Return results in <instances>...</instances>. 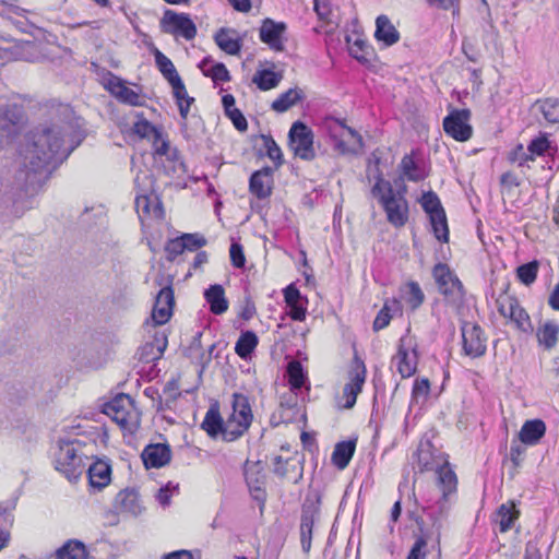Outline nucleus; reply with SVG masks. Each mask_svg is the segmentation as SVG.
<instances>
[{
	"mask_svg": "<svg viewBox=\"0 0 559 559\" xmlns=\"http://www.w3.org/2000/svg\"><path fill=\"white\" fill-rule=\"evenodd\" d=\"M58 111L62 116L61 123L53 122L37 128L27 136L22 153L25 169H21L16 175V183L25 195L36 193L41 182V173H50L80 144V140L74 141L71 136L75 127L72 122V109L69 106H60Z\"/></svg>",
	"mask_w": 559,
	"mask_h": 559,
	"instance_id": "nucleus-1",
	"label": "nucleus"
},
{
	"mask_svg": "<svg viewBox=\"0 0 559 559\" xmlns=\"http://www.w3.org/2000/svg\"><path fill=\"white\" fill-rule=\"evenodd\" d=\"M374 177L376 182L371 188V194L382 206L388 222L396 228L405 226L408 221V202L404 195L405 189L395 191L379 169H377Z\"/></svg>",
	"mask_w": 559,
	"mask_h": 559,
	"instance_id": "nucleus-2",
	"label": "nucleus"
},
{
	"mask_svg": "<svg viewBox=\"0 0 559 559\" xmlns=\"http://www.w3.org/2000/svg\"><path fill=\"white\" fill-rule=\"evenodd\" d=\"M438 292L452 306H460L465 296L462 282L445 263H437L432 270Z\"/></svg>",
	"mask_w": 559,
	"mask_h": 559,
	"instance_id": "nucleus-3",
	"label": "nucleus"
},
{
	"mask_svg": "<svg viewBox=\"0 0 559 559\" xmlns=\"http://www.w3.org/2000/svg\"><path fill=\"white\" fill-rule=\"evenodd\" d=\"M55 467L70 481L76 480L84 471V463L73 441H60L55 457Z\"/></svg>",
	"mask_w": 559,
	"mask_h": 559,
	"instance_id": "nucleus-4",
	"label": "nucleus"
},
{
	"mask_svg": "<svg viewBox=\"0 0 559 559\" xmlns=\"http://www.w3.org/2000/svg\"><path fill=\"white\" fill-rule=\"evenodd\" d=\"M402 378L412 377L417 370L418 353L414 338L406 334L400 338L397 353L393 357Z\"/></svg>",
	"mask_w": 559,
	"mask_h": 559,
	"instance_id": "nucleus-5",
	"label": "nucleus"
},
{
	"mask_svg": "<svg viewBox=\"0 0 559 559\" xmlns=\"http://www.w3.org/2000/svg\"><path fill=\"white\" fill-rule=\"evenodd\" d=\"M246 484L250 491L252 499L260 503L262 511L266 501V473L261 461L246 462L243 468Z\"/></svg>",
	"mask_w": 559,
	"mask_h": 559,
	"instance_id": "nucleus-6",
	"label": "nucleus"
},
{
	"mask_svg": "<svg viewBox=\"0 0 559 559\" xmlns=\"http://www.w3.org/2000/svg\"><path fill=\"white\" fill-rule=\"evenodd\" d=\"M289 145L295 155L305 160L314 158L312 131L301 121H296L290 127Z\"/></svg>",
	"mask_w": 559,
	"mask_h": 559,
	"instance_id": "nucleus-7",
	"label": "nucleus"
},
{
	"mask_svg": "<svg viewBox=\"0 0 559 559\" xmlns=\"http://www.w3.org/2000/svg\"><path fill=\"white\" fill-rule=\"evenodd\" d=\"M160 24L165 33L181 36L187 40L193 39L197 35V26L186 13L166 10Z\"/></svg>",
	"mask_w": 559,
	"mask_h": 559,
	"instance_id": "nucleus-8",
	"label": "nucleus"
},
{
	"mask_svg": "<svg viewBox=\"0 0 559 559\" xmlns=\"http://www.w3.org/2000/svg\"><path fill=\"white\" fill-rule=\"evenodd\" d=\"M471 111L468 109H453L443 119L444 132L459 142L472 138L473 128L469 124Z\"/></svg>",
	"mask_w": 559,
	"mask_h": 559,
	"instance_id": "nucleus-9",
	"label": "nucleus"
},
{
	"mask_svg": "<svg viewBox=\"0 0 559 559\" xmlns=\"http://www.w3.org/2000/svg\"><path fill=\"white\" fill-rule=\"evenodd\" d=\"M461 330L464 354L473 358L484 356L487 349V337L483 329L478 324L465 322Z\"/></svg>",
	"mask_w": 559,
	"mask_h": 559,
	"instance_id": "nucleus-10",
	"label": "nucleus"
},
{
	"mask_svg": "<svg viewBox=\"0 0 559 559\" xmlns=\"http://www.w3.org/2000/svg\"><path fill=\"white\" fill-rule=\"evenodd\" d=\"M23 120L22 107L12 104L0 108V147L8 145L16 134V126Z\"/></svg>",
	"mask_w": 559,
	"mask_h": 559,
	"instance_id": "nucleus-11",
	"label": "nucleus"
},
{
	"mask_svg": "<svg viewBox=\"0 0 559 559\" xmlns=\"http://www.w3.org/2000/svg\"><path fill=\"white\" fill-rule=\"evenodd\" d=\"M174 306V289L171 285H167L158 292L155 298V304L152 311V320L154 325L165 324L173 314Z\"/></svg>",
	"mask_w": 559,
	"mask_h": 559,
	"instance_id": "nucleus-12",
	"label": "nucleus"
},
{
	"mask_svg": "<svg viewBox=\"0 0 559 559\" xmlns=\"http://www.w3.org/2000/svg\"><path fill=\"white\" fill-rule=\"evenodd\" d=\"M286 31L284 22H275L272 19H264L260 27V39L275 51H283L282 37Z\"/></svg>",
	"mask_w": 559,
	"mask_h": 559,
	"instance_id": "nucleus-13",
	"label": "nucleus"
},
{
	"mask_svg": "<svg viewBox=\"0 0 559 559\" xmlns=\"http://www.w3.org/2000/svg\"><path fill=\"white\" fill-rule=\"evenodd\" d=\"M319 516V508L314 503H305L300 516V544L305 554L311 549L314 522Z\"/></svg>",
	"mask_w": 559,
	"mask_h": 559,
	"instance_id": "nucleus-14",
	"label": "nucleus"
},
{
	"mask_svg": "<svg viewBox=\"0 0 559 559\" xmlns=\"http://www.w3.org/2000/svg\"><path fill=\"white\" fill-rule=\"evenodd\" d=\"M154 57L156 67L170 84L173 94H176L178 97H180V95L185 93V84L178 74L173 61L158 49H155Z\"/></svg>",
	"mask_w": 559,
	"mask_h": 559,
	"instance_id": "nucleus-15",
	"label": "nucleus"
},
{
	"mask_svg": "<svg viewBox=\"0 0 559 559\" xmlns=\"http://www.w3.org/2000/svg\"><path fill=\"white\" fill-rule=\"evenodd\" d=\"M366 380V367L362 361H356V367L350 371V381L343 388V395L346 399L344 408H352L356 404L357 395L361 392Z\"/></svg>",
	"mask_w": 559,
	"mask_h": 559,
	"instance_id": "nucleus-16",
	"label": "nucleus"
},
{
	"mask_svg": "<svg viewBox=\"0 0 559 559\" xmlns=\"http://www.w3.org/2000/svg\"><path fill=\"white\" fill-rule=\"evenodd\" d=\"M114 507L120 514L136 518L144 510L139 493L134 489H123L115 498Z\"/></svg>",
	"mask_w": 559,
	"mask_h": 559,
	"instance_id": "nucleus-17",
	"label": "nucleus"
},
{
	"mask_svg": "<svg viewBox=\"0 0 559 559\" xmlns=\"http://www.w3.org/2000/svg\"><path fill=\"white\" fill-rule=\"evenodd\" d=\"M132 407V399L128 394H118L111 401L104 404V414L111 417L122 427L128 425L129 411Z\"/></svg>",
	"mask_w": 559,
	"mask_h": 559,
	"instance_id": "nucleus-18",
	"label": "nucleus"
},
{
	"mask_svg": "<svg viewBox=\"0 0 559 559\" xmlns=\"http://www.w3.org/2000/svg\"><path fill=\"white\" fill-rule=\"evenodd\" d=\"M273 169L269 166L254 171L249 180V190L258 199L263 200L272 194Z\"/></svg>",
	"mask_w": 559,
	"mask_h": 559,
	"instance_id": "nucleus-19",
	"label": "nucleus"
},
{
	"mask_svg": "<svg viewBox=\"0 0 559 559\" xmlns=\"http://www.w3.org/2000/svg\"><path fill=\"white\" fill-rule=\"evenodd\" d=\"M141 456L146 468H159L169 463L171 450L168 444H148Z\"/></svg>",
	"mask_w": 559,
	"mask_h": 559,
	"instance_id": "nucleus-20",
	"label": "nucleus"
},
{
	"mask_svg": "<svg viewBox=\"0 0 559 559\" xmlns=\"http://www.w3.org/2000/svg\"><path fill=\"white\" fill-rule=\"evenodd\" d=\"M231 406L229 418L240 421V432L247 431L253 418L249 399L241 393H234Z\"/></svg>",
	"mask_w": 559,
	"mask_h": 559,
	"instance_id": "nucleus-21",
	"label": "nucleus"
},
{
	"mask_svg": "<svg viewBox=\"0 0 559 559\" xmlns=\"http://www.w3.org/2000/svg\"><path fill=\"white\" fill-rule=\"evenodd\" d=\"M438 486L442 491V500L440 501V510L444 508V503L449 497L456 491L457 478L455 473L450 468L449 464L440 466L437 471Z\"/></svg>",
	"mask_w": 559,
	"mask_h": 559,
	"instance_id": "nucleus-22",
	"label": "nucleus"
},
{
	"mask_svg": "<svg viewBox=\"0 0 559 559\" xmlns=\"http://www.w3.org/2000/svg\"><path fill=\"white\" fill-rule=\"evenodd\" d=\"M546 433V424L542 419L526 420L520 432L519 440L525 445H535Z\"/></svg>",
	"mask_w": 559,
	"mask_h": 559,
	"instance_id": "nucleus-23",
	"label": "nucleus"
},
{
	"mask_svg": "<svg viewBox=\"0 0 559 559\" xmlns=\"http://www.w3.org/2000/svg\"><path fill=\"white\" fill-rule=\"evenodd\" d=\"M203 295L212 313L219 316L228 310L229 302L225 296V289L222 285H210V287L204 290Z\"/></svg>",
	"mask_w": 559,
	"mask_h": 559,
	"instance_id": "nucleus-24",
	"label": "nucleus"
},
{
	"mask_svg": "<svg viewBox=\"0 0 559 559\" xmlns=\"http://www.w3.org/2000/svg\"><path fill=\"white\" fill-rule=\"evenodd\" d=\"M374 37L385 46H392L400 40V33L386 15H379L376 20Z\"/></svg>",
	"mask_w": 559,
	"mask_h": 559,
	"instance_id": "nucleus-25",
	"label": "nucleus"
},
{
	"mask_svg": "<svg viewBox=\"0 0 559 559\" xmlns=\"http://www.w3.org/2000/svg\"><path fill=\"white\" fill-rule=\"evenodd\" d=\"M87 474L91 486L100 490L110 483L111 466L99 460L88 467Z\"/></svg>",
	"mask_w": 559,
	"mask_h": 559,
	"instance_id": "nucleus-26",
	"label": "nucleus"
},
{
	"mask_svg": "<svg viewBox=\"0 0 559 559\" xmlns=\"http://www.w3.org/2000/svg\"><path fill=\"white\" fill-rule=\"evenodd\" d=\"M108 85L111 94L120 102L131 106L141 105L140 95L132 88L124 85L120 79L114 76L109 80Z\"/></svg>",
	"mask_w": 559,
	"mask_h": 559,
	"instance_id": "nucleus-27",
	"label": "nucleus"
},
{
	"mask_svg": "<svg viewBox=\"0 0 559 559\" xmlns=\"http://www.w3.org/2000/svg\"><path fill=\"white\" fill-rule=\"evenodd\" d=\"M56 559H87L85 544L79 539H69L55 552Z\"/></svg>",
	"mask_w": 559,
	"mask_h": 559,
	"instance_id": "nucleus-28",
	"label": "nucleus"
},
{
	"mask_svg": "<svg viewBox=\"0 0 559 559\" xmlns=\"http://www.w3.org/2000/svg\"><path fill=\"white\" fill-rule=\"evenodd\" d=\"M559 325L547 321L536 330V337L539 346L545 349H552L558 343Z\"/></svg>",
	"mask_w": 559,
	"mask_h": 559,
	"instance_id": "nucleus-29",
	"label": "nucleus"
},
{
	"mask_svg": "<svg viewBox=\"0 0 559 559\" xmlns=\"http://www.w3.org/2000/svg\"><path fill=\"white\" fill-rule=\"evenodd\" d=\"M342 128L348 135V139H344V134H342V139H340L336 142V147L343 153V154H357L364 146L362 138L361 135L354 129L342 124Z\"/></svg>",
	"mask_w": 559,
	"mask_h": 559,
	"instance_id": "nucleus-30",
	"label": "nucleus"
},
{
	"mask_svg": "<svg viewBox=\"0 0 559 559\" xmlns=\"http://www.w3.org/2000/svg\"><path fill=\"white\" fill-rule=\"evenodd\" d=\"M355 449L356 442L353 440L341 441L336 443L332 453L333 464L340 469L347 467L355 453Z\"/></svg>",
	"mask_w": 559,
	"mask_h": 559,
	"instance_id": "nucleus-31",
	"label": "nucleus"
},
{
	"mask_svg": "<svg viewBox=\"0 0 559 559\" xmlns=\"http://www.w3.org/2000/svg\"><path fill=\"white\" fill-rule=\"evenodd\" d=\"M230 34H235L234 29L221 28L214 36L216 45L226 53L235 56L241 50V43L234 38Z\"/></svg>",
	"mask_w": 559,
	"mask_h": 559,
	"instance_id": "nucleus-32",
	"label": "nucleus"
},
{
	"mask_svg": "<svg viewBox=\"0 0 559 559\" xmlns=\"http://www.w3.org/2000/svg\"><path fill=\"white\" fill-rule=\"evenodd\" d=\"M224 426L225 423L223 421L218 408L211 406L205 414L201 427L207 432L210 437L216 438L218 435L223 436Z\"/></svg>",
	"mask_w": 559,
	"mask_h": 559,
	"instance_id": "nucleus-33",
	"label": "nucleus"
},
{
	"mask_svg": "<svg viewBox=\"0 0 559 559\" xmlns=\"http://www.w3.org/2000/svg\"><path fill=\"white\" fill-rule=\"evenodd\" d=\"M402 175L413 182H418L427 177V173L423 166L414 160L412 155H405L400 164Z\"/></svg>",
	"mask_w": 559,
	"mask_h": 559,
	"instance_id": "nucleus-34",
	"label": "nucleus"
},
{
	"mask_svg": "<svg viewBox=\"0 0 559 559\" xmlns=\"http://www.w3.org/2000/svg\"><path fill=\"white\" fill-rule=\"evenodd\" d=\"M304 98V92L299 88H289L282 93L273 103L272 109L277 112H285Z\"/></svg>",
	"mask_w": 559,
	"mask_h": 559,
	"instance_id": "nucleus-35",
	"label": "nucleus"
},
{
	"mask_svg": "<svg viewBox=\"0 0 559 559\" xmlns=\"http://www.w3.org/2000/svg\"><path fill=\"white\" fill-rule=\"evenodd\" d=\"M257 345V334L252 331H246L240 334L238 341L236 342L235 352L240 358L247 359L250 357Z\"/></svg>",
	"mask_w": 559,
	"mask_h": 559,
	"instance_id": "nucleus-36",
	"label": "nucleus"
},
{
	"mask_svg": "<svg viewBox=\"0 0 559 559\" xmlns=\"http://www.w3.org/2000/svg\"><path fill=\"white\" fill-rule=\"evenodd\" d=\"M520 512L515 509L513 503L501 504L497 511L498 524L501 533H506L512 528L514 522L518 520Z\"/></svg>",
	"mask_w": 559,
	"mask_h": 559,
	"instance_id": "nucleus-37",
	"label": "nucleus"
},
{
	"mask_svg": "<svg viewBox=\"0 0 559 559\" xmlns=\"http://www.w3.org/2000/svg\"><path fill=\"white\" fill-rule=\"evenodd\" d=\"M348 44V50L352 57L362 63H367L371 59L372 48L367 44L366 40L356 38L353 43L350 36H346Z\"/></svg>",
	"mask_w": 559,
	"mask_h": 559,
	"instance_id": "nucleus-38",
	"label": "nucleus"
},
{
	"mask_svg": "<svg viewBox=\"0 0 559 559\" xmlns=\"http://www.w3.org/2000/svg\"><path fill=\"white\" fill-rule=\"evenodd\" d=\"M167 344L168 340L165 331H155L153 334V341L147 342L144 345V352H146L147 349H152V352L156 349L155 353H152V356L144 357L146 359V362L159 359L163 356L167 347Z\"/></svg>",
	"mask_w": 559,
	"mask_h": 559,
	"instance_id": "nucleus-39",
	"label": "nucleus"
},
{
	"mask_svg": "<svg viewBox=\"0 0 559 559\" xmlns=\"http://www.w3.org/2000/svg\"><path fill=\"white\" fill-rule=\"evenodd\" d=\"M209 63L206 59L200 63V69L205 76H210L214 83L230 81L229 72L224 63L217 62L207 67Z\"/></svg>",
	"mask_w": 559,
	"mask_h": 559,
	"instance_id": "nucleus-40",
	"label": "nucleus"
},
{
	"mask_svg": "<svg viewBox=\"0 0 559 559\" xmlns=\"http://www.w3.org/2000/svg\"><path fill=\"white\" fill-rule=\"evenodd\" d=\"M281 79H282L281 74H278L272 70L264 69V70L258 71L253 75L252 82L255 83L257 86L261 91H269L271 88L276 87L278 85V83L281 82Z\"/></svg>",
	"mask_w": 559,
	"mask_h": 559,
	"instance_id": "nucleus-41",
	"label": "nucleus"
},
{
	"mask_svg": "<svg viewBox=\"0 0 559 559\" xmlns=\"http://www.w3.org/2000/svg\"><path fill=\"white\" fill-rule=\"evenodd\" d=\"M536 106L538 107L547 122H559V99L546 98L544 100H538L536 103Z\"/></svg>",
	"mask_w": 559,
	"mask_h": 559,
	"instance_id": "nucleus-42",
	"label": "nucleus"
},
{
	"mask_svg": "<svg viewBox=\"0 0 559 559\" xmlns=\"http://www.w3.org/2000/svg\"><path fill=\"white\" fill-rule=\"evenodd\" d=\"M287 377L293 391L300 390L306 382V374L299 361H290L287 366Z\"/></svg>",
	"mask_w": 559,
	"mask_h": 559,
	"instance_id": "nucleus-43",
	"label": "nucleus"
},
{
	"mask_svg": "<svg viewBox=\"0 0 559 559\" xmlns=\"http://www.w3.org/2000/svg\"><path fill=\"white\" fill-rule=\"evenodd\" d=\"M538 269L539 262L537 260H533L518 266L516 276L522 284L531 286L536 281Z\"/></svg>",
	"mask_w": 559,
	"mask_h": 559,
	"instance_id": "nucleus-44",
	"label": "nucleus"
},
{
	"mask_svg": "<svg viewBox=\"0 0 559 559\" xmlns=\"http://www.w3.org/2000/svg\"><path fill=\"white\" fill-rule=\"evenodd\" d=\"M420 204L429 218L437 214L444 213L440 199L433 191L424 192L420 199Z\"/></svg>",
	"mask_w": 559,
	"mask_h": 559,
	"instance_id": "nucleus-45",
	"label": "nucleus"
},
{
	"mask_svg": "<svg viewBox=\"0 0 559 559\" xmlns=\"http://www.w3.org/2000/svg\"><path fill=\"white\" fill-rule=\"evenodd\" d=\"M405 301L406 304L413 309H417L419 308L424 300H425V295L419 286V284L417 282H409L407 283L406 285V288H405Z\"/></svg>",
	"mask_w": 559,
	"mask_h": 559,
	"instance_id": "nucleus-46",
	"label": "nucleus"
},
{
	"mask_svg": "<svg viewBox=\"0 0 559 559\" xmlns=\"http://www.w3.org/2000/svg\"><path fill=\"white\" fill-rule=\"evenodd\" d=\"M435 237L441 242L449 241V227L445 212L429 218Z\"/></svg>",
	"mask_w": 559,
	"mask_h": 559,
	"instance_id": "nucleus-47",
	"label": "nucleus"
},
{
	"mask_svg": "<svg viewBox=\"0 0 559 559\" xmlns=\"http://www.w3.org/2000/svg\"><path fill=\"white\" fill-rule=\"evenodd\" d=\"M260 138L263 142L266 156L274 162L276 168L280 167L284 163L280 146L271 135L261 134Z\"/></svg>",
	"mask_w": 559,
	"mask_h": 559,
	"instance_id": "nucleus-48",
	"label": "nucleus"
},
{
	"mask_svg": "<svg viewBox=\"0 0 559 559\" xmlns=\"http://www.w3.org/2000/svg\"><path fill=\"white\" fill-rule=\"evenodd\" d=\"M133 132L143 139H148L150 141L157 136V133L160 131L146 119H141L133 124Z\"/></svg>",
	"mask_w": 559,
	"mask_h": 559,
	"instance_id": "nucleus-49",
	"label": "nucleus"
},
{
	"mask_svg": "<svg viewBox=\"0 0 559 559\" xmlns=\"http://www.w3.org/2000/svg\"><path fill=\"white\" fill-rule=\"evenodd\" d=\"M182 240L185 251H197L207 243L204 236L200 234H182L180 236Z\"/></svg>",
	"mask_w": 559,
	"mask_h": 559,
	"instance_id": "nucleus-50",
	"label": "nucleus"
},
{
	"mask_svg": "<svg viewBox=\"0 0 559 559\" xmlns=\"http://www.w3.org/2000/svg\"><path fill=\"white\" fill-rule=\"evenodd\" d=\"M511 321L515 324V326L519 330H521L524 333H528V332L533 331L530 316L526 312V310L523 307H521V305L514 311V314H513Z\"/></svg>",
	"mask_w": 559,
	"mask_h": 559,
	"instance_id": "nucleus-51",
	"label": "nucleus"
},
{
	"mask_svg": "<svg viewBox=\"0 0 559 559\" xmlns=\"http://www.w3.org/2000/svg\"><path fill=\"white\" fill-rule=\"evenodd\" d=\"M498 310L504 318L512 319L514 311L520 306L519 300L515 297L507 296L498 300Z\"/></svg>",
	"mask_w": 559,
	"mask_h": 559,
	"instance_id": "nucleus-52",
	"label": "nucleus"
},
{
	"mask_svg": "<svg viewBox=\"0 0 559 559\" xmlns=\"http://www.w3.org/2000/svg\"><path fill=\"white\" fill-rule=\"evenodd\" d=\"M243 432H240V421L228 418L225 423L223 431V440L231 442L241 437Z\"/></svg>",
	"mask_w": 559,
	"mask_h": 559,
	"instance_id": "nucleus-53",
	"label": "nucleus"
},
{
	"mask_svg": "<svg viewBox=\"0 0 559 559\" xmlns=\"http://www.w3.org/2000/svg\"><path fill=\"white\" fill-rule=\"evenodd\" d=\"M391 319H392L391 310H390L388 304L385 302L384 306L382 307V309L378 312V314L373 321V325H372L373 331L378 332V331L386 328L390 324Z\"/></svg>",
	"mask_w": 559,
	"mask_h": 559,
	"instance_id": "nucleus-54",
	"label": "nucleus"
},
{
	"mask_svg": "<svg viewBox=\"0 0 559 559\" xmlns=\"http://www.w3.org/2000/svg\"><path fill=\"white\" fill-rule=\"evenodd\" d=\"M229 255L231 264L241 269L246 264V257L243 253V248L238 242H233L229 248Z\"/></svg>",
	"mask_w": 559,
	"mask_h": 559,
	"instance_id": "nucleus-55",
	"label": "nucleus"
},
{
	"mask_svg": "<svg viewBox=\"0 0 559 559\" xmlns=\"http://www.w3.org/2000/svg\"><path fill=\"white\" fill-rule=\"evenodd\" d=\"M154 154L157 156L168 155L170 153V144L167 139L164 138L163 132L159 131L157 136H154L152 140Z\"/></svg>",
	"mask_w": 559,
	"mask_h": 559,
	"instance_id": "nucleus-56",
	"label": "nucleus"
},
{
	"mask_svg": "<svg viewBox=\"0 0 559 559\" xmlns=\"http://www.w3.org/2000/svg\"><path fill=\"white\" fill-rule=\"evenodd\" d=\"M549 146H550V142L548 141V139L546 136H539V138H536L531 141L527 150L532 155L540 156L545 152H547Z\"/></svg>",
	"mask_w": 559,
	"mask_h": 559,
	"instance_id": "nucleus-57",
	"label": "nucleus"
},
{
	"mask_svg": "<svg viewBox=\"0 0 559 559\" xmlns=\"http://www.w3.org/2000/svg\"><path fill=\"white\" fill-rule=\"evenodd\" d=\"M165 250L167 252L168 260H171V261L175 260L181 253H183L185 249H183L182 240H180V236L175 239H170L166 243Z\"/></svg>",
	"mask_w": 559,
	"mask_h": 559,
	"instance_id": "nucleus-58",
	"label": "nucleus"
},
{
	"mask_svg": "<svg viewBox=\"0 0 559 559\" xmlns=\"http://www.w3.org/2000/svg\"><path fill=\"white\" fill-rule=\"evenodd\" d=\"M526 448L524 444L519 443L513 440L510 447V460L512 461L515 467L520 466L523 461V455L525 454Z\"/></svg>",
	"mask_w": 559,
	"mask_h": 559,
	"instance_id": "nucleus-59",
	"label": "nucleus"
},
{
	"mask_svg": "<svg viewBox=\"0 0 559 559\" xmlns=\"http://www.w3.org/2000/svg\"><path fill=\"white\" fill-rule=\"evenodd\" d=\"M427 546V540L425 537H419L414 543L413 547L411 548L407 558L406 559H425L426 558V551L425 548Z\"/></svg>",
	"mask_w": 559,
	"mask_h": 559,
	"instance_id": "nucleus-60",
	"label": "nucleus"
},
{
	"mask_svg": "<svg viewBox=\"0 0 559 559\" xmlns=\"http://www.w3.org/2000/svg\"><path fill=\"white\" fill-rule=\"evenodd\" d=\"M226 116L233 121L234 127L238 131H246L248 129L247 119L238 108L226 112Z\"/></svg>",
	"mask_w": 559,
	"mask_h": 559,
	"instance_id": "nucleus-61",
	"label": "nucleus"
},
{
	"mask_svg": "<svg viewBox=\"0 0 559 559\" xmlns=\"http://www.w3.org/2000/svg\"><path fill=\"white\" fill-rule=\"evenodd\" d=\"M417 464L420 472L432 469L431 454L428 450L419 449L416 452Z\"/></svg>",
	"mask_w": 559,
	"mask_h": 559,
	"instance_id": "nucleus-62",
	"label": "nucleus"
},
{
	"mask_svg": "<svg viewBox=\"0 0 559 559\" xmlns=\"http://www.w3.org/2000/svg\"><path fill=\"white\" fill-rule=\"evenodd\" d=\"M289 307V317L294 321H304L306 319L307 309L302 300L287 305Z\"/></svg>",
	"mask_w": 559,
	"mask_h": 559,
	"instance_id": "nucleus-63",
	"label": "nucleus"
},
{
	"mask_svg": "<svg viewBox=\"0 0 559 559\" xmlns=\"http://www.w3.org/2000/svg\"><path fill=\"white\" fill-rule=\"evenodd\" d=\"M430 390V383L429 380L426 378L423 379H416L414 386H413V395L415 397H425L428 395Z\"/></svg>",
	"mask_w": 559,
	"mask_h": 559,
	"instance_id": "nucleus-64",
	"label": "nucleus"
}]
</instances>
